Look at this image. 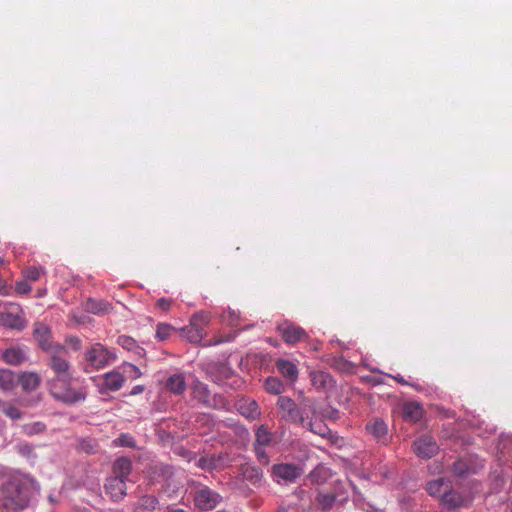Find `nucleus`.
Instances as JSON below:
<instances>
[{
    "label": "nucleus",
    "instance_id": "obj_1",
    "mask_svg": "<svg viewBox=\"0 0 512 512\" xmlns=\"http://www.w3.org/2000/svg\"><path fill=\"white\" fill-rule=\"evenodd\" d=\"M50 356L47 365L55 373V377L49 380V390L51 395L64 403L74 404L85 399V393L76 390L70 386L72 379L70 373V363L68 361V350L65 346L56 343L55 347L49 351Z\"/></svg>",
    "mask_w": 512,
    "mask_h": 512
},
{
    "label": "nucleus",
    "instance_id": "obj_2",
    "mask_svg": "<svg viewBox=\"0 0 512 512\" xmlns=\"http://www.w3.org/2000/svg\"><path fill=\"white\" fill-rule=\"evenodd\" d=\"M37 483L26 475H12L0 486V506L3 512H21L31 501Z\"/></svg>",
    "mask_w": 512,
    "mask_h": 512
},
{
    "label": "nucleus",
    "instance_id": "obj_3",
    "mask_svg": "<svg viewBox=\"0 0 512 512\" xmlns=\"http://www.w3.org/2000/svg\"><path fill=\"white\" fill-rule=\"evenodd\" d=\"M277 407L284 420L305 425L304 412L298 408L295 401L290 397L280 396L277 400Z\"/></svg>",
    "mask_w": 512,
    "mask_h": 512
},
{
    "label": "nucleus",
    "instance_id": "obj_4",
    "mask_svg": "<svg viewBox=\"0 0 512 512\" xmlns=\"http://www.w3.org/2000/svg\"><path fill=\"white\" fill-rule=\"evenodd\" d=\"M277 330L287 344L294 345L308 338L307 332L292 322H284L278 325Z\"/></svg>",
    "mask_w": 512,
    "mask_h": 512
},
{
    "label": "nucleus",
    "instance_id": "obj_5",
    "mask_svg": "<svg viewBox=\"0 0 512 512\" xmlns=\"http://www.w3.org/2000/svg\"><path fill=\"white\" fill-rule=\"evenodd\" d=\"M414 453L422 459H430L439 451V446L433 437L429 435L421 436L413 443Z\"/></svg>",
    "mask_w": 512,
    "mask_h": 512
},
{
    "label": "nucleus",
    "instance_id": "obj_6",
    "mask_svg": "<svg viewBox=\"0 0 512 512\" xmlns=\"http://www.w3.org/2000/svg\"><path fill=\"white\" fill-rule=\"evenodd\" d=\"M111 356L107 348L100 343H96L86 352V361L92 367L101 369L109 363Z\"/></svg>",
    "mask_w": 512,
    "mask_h": 512
},
{
    "label": "nucleus",
    "instance_id": "obj_7",
    "mask_svg": "<svg viewBox=\"0 0 512 512\" xmlns=\"http://www.w3.org/2000/svg\"><path fill=\"white\" fill-rule=\"evenodd\" d=\"M220 500V495L208 487H203L194 495L195 505L204 511L212 510Z\"/></svg>",
    "mask_w": 512,
    "mask_h": 512
},
{
    "label": "nucleus",
    "instance_id": "obj_8",
    "mask_svg": "<svg viewBox=\"0 0 512 512\" xmlns=\"http://www.w3.org/2000/svg\"><path fill=\"white\" fill-rule=\"evenodd\" d=\"M273 475L278 481L295 482L302 475V469L296 464H276L272 467Z\"/></svg>",
    "mask_w": 512,
    "mask_h": 512
},
{
    "label": "nucleus",
    "instance_id": "obj_9",
    "mask_svg": "<svg viewBox=\"0 0 512 512\" xmlns=\"http://www.w3.org/2000/svg\"><path fill=\"white\" fill-rule=\"evenodd\" d=\"M235 407L243 417L250 421L259 419L261 416V409L258 403L252 398H240L237 400Z\"/></svg>",
    "mask_w": 512,
    "mask_h": 512
},
{
    "label": "nucleus",
    "instance_id": "obj_10",
    "mask_svg": "<svg viewBox=\"0 0 512 512\" xmlns=\"http://www.w3.org/2000/svg\"><path fill=\"white\" fill-rule=\"evenodd\" d=\"M228 455L227 454H210L202 456L196 463L197 467L206 470L212 471L214 469H220L228 464Z\"/></svg>",
    "mask_w": 512,
    "mask_h": 512
},
{
    "label": "nucleus",
    "instance_id": "obj_11",
    "mask_svg": "<svg viewBox=\"0 0 512 512\" xmlns=\"http://www.w3.org/2000/svg\"><path fill=\"white\" fill-rule=\"evenodd\" d=\"M105 491L106 493L111 497L114 501H119L123 499V497L126 495V481L115 478V477H109L106 480L105 483Z\"/></svg>",
    "mask_w": 512,
    "mask_h": 512
},
{
    "label": "nucleus",
    "instance_id": "obj_12",
    "mask_svg": "<svg viewBox=\"0 0 512 512\" xmlns=\"http://www.w3.org/2000/svg\"><path fill=\"white\" fill-rule=\"evenodd\" d=\"M367 432L372 435L377 441L386 443L388 435L387 424L380 418L371 419L366 424Z\"/></svg>",
    "mask_w": 512,
    "mask_h": 512
},
{
    "label": "nucleus",
    "instance_id": "obj_13",
    "mask_svg": "<svg viewBox=\"0 0 512 512\" xmlns=\"http://www.w3.org/2000/svg\"><path fill=\"white\" fill-rule=\"evenodd\" d=\"M34 336L43 350L49 352L55 347V344L51 341V330L47 325L43 323H36Z\"/></svg>",
    "mask_w": 512,
    "mask_h": 512
},
{
    "label": "nucleus",
    "instance_id": "obj_14",
    "mask_svg": "<svg viewBox=\"0 0 512 512\" xmlns=\"http://www.w3.org/2000/svg\"><path fill=\"white\" fill-rule=\"evenodd\" d=\"M132 470V462L127 457H120L115 460L112 467V477L127 481Z\"/></svg>",
    "mask_w": 512,
    "mask_h": 512
},
{
    "label": "nucleus",
    "instance_id": "obj_15",
    "mask_svg": "<svg viewBox=\"0 0 512 512\" xmlns=\"http://www.w3.org/2000/svg\"><path fill=\"white\" fill-rule=\"evenodd\" d=\"M125 382L124 376L117 371H111L103 376V388L109 391L119 390Z\"/></svg>",
    "mask_w": 512,
    "mask_h": 512
},
{
    "label": "nucleus",
    "instance_id": "obj_16",
    "mask_svg": "<svg viewBox=\"0 0 512 512\" xmlns=\"http://www.w3.org/2000/svg\"><path fill=\"white\" fill-rule=\"evenodd\" d=\"M276 367L278 371L291 382L297 380L298 368L293 362L289 360L279 359L276 361Z\"/></svg>",
    "mask_w": 512,
    "mask_h": 512
},
{
    "label": "nucleus",
    "instance_id": "obj_17",
    "mask_svg": "<svg viewBox=\"0 0 512 512\" xmlns=\"http://www.w3.org/2000/svg\"><path fill=\"white\" fill-rule=\"evenodd\" d=\"M85 310L96 315L108 314L112 310V305L104 300L90 298L85 303Z\"/></svg>",
    "mask_w": 512,
    "mask_h": 512
},
{
    "label": "nucleus",
    "instance_id": "obj_18",
    "mask_svg": "<svg viewBox=\"0 0 512 512\" xmlns=\"http://www.w3.org/2000/svg\"><path fill=\"white\" fill-rule=\"evenodd\" d=\"M310 379L312 385L319 390L330 388L333 384V379L330 374L324 371H312L310 373Z\"/></svg>",
    "mask_w": 512,
    "mask_h": 512
},
{
    "label": "nucleus",
    "instance_id": "obj_19",
    "mask_svg": "<svg viewBox=\"0 0 512 512\" xmlns=\"http://www.w3.org/2000/svg\"><path fill=\"white\" fill-rule=\"evenodd\" d=\"M3 359L7 364L19 365L26 359V352L18 347H12L3 352Z\"/></svg>",
    "mask_w": 512,
    "mask_h": 512
},
{
    "label": "nucleus",
    "instance_id": "obj_20",
    "mask_svg": "<svg viewBox=\"0 0 512 512\" xmlns=\"http://www.w3.org/2000/svg\"><path fill=\"white\" fill-rule=\"evenodd\" d=\"M40 382V376L35 372H24L19 376V383L25 391H33L37 389Z\"/></svg>",
    "mask_w": 512,
    "mask_h": 512
},
{
    "label": "nucleus",
    "instance_id": "obj_21",
    "mask_svg": "<svg viewBox=\"0 0 512 512\" xmlns=\"http://www.w3.org/2000/svg\"><path fill=\"white\" fill-rule=\"evenodd\" d=\"M254 446L267 447L273 444L274 435L271 433L266 425H260L255 432Z\"/></svg>",
    "mask_w": 512,
    "mask_h": 512
},
{
    "label": "nucleus",
    "instance_id": "obj_22",
    "mask_svg": "<svg viewBox=\"0 0 512 512\" xmlns=\"http://www.w3.org/2000/svg\"><path fill=\"white\" fill-rule=\"evenodd\" d=\"M168 390L175 394H182L186 390V381L183 374L171 375L166 381Z\"/></svg>",
    "mask_w": 512,
    "mask_h": 512
},
{
    "label": "nucleus",
    "instance_id": "obj_23",
    "mask_svg": "<svg viewBox=\"0 0 512 512\" xmlns=\"http://www.w3.org/2000/svg\"><path fill=\"white\" fill-rule=\"evenodd\" d=\"M441 501L447 508L452 509L462 506L464 500L459 493L451 490L449 487L447 490H444Z\"/></svg>",
    "mask_w": 512,
    "mask_h": 512
},
{
    "label": "nucleus",
    "instance_id": "obj_24",
    "mask_svg": "<svg viewBox=\"0 0 512 512\" xmlns=\"http://www.w3.org/2000/svg\"><path fill=\"white\" fill-rule=\"evenodd\" d=\"M158 505V499L152 495H146L139 499L133 512H153Z\"/></svg>",
    "mask_w": 512,
    "mask_h": 512
},
{
    "label": "nucleus",
    "instance_id": "obj_25",
    "mask_svg": "<svg viewBox=\"0 0 512 512\" xmlns=\"http://www.w3.org/2000/svg\"><path fill=\"white\" fill-rule=\"evenodd\" d=\"M183 336L191 343H199L202 341L205 331L203 327L193 326L191 323L188 327L182 329Z\"/></svg>",
    "mask_w": 512,
    "mask_h": 512
},
{
    "label": "nucleus",
    "instance_id": "obj_26",
    "mask_svg": "<svg viewBox=\"0 0 512 512\" xmlns=\"http://www.w3.org/2000/svg\"><path fill=\"white\" fill-rule=\"evenodd\" d=\"M422 407L415 402H410L404 405L403 416L405 420L416 422L422 417Z\"/></svg>",
    "mask_w": 512,
    "mask_h": 512
},
{
    "label": "nucleus",
    "instance_id": "obj_27",
    "mask_svg": "<svg viewBox=\"0 0 512 512\" xmlns=\"http://www.w3.org/2000/svg\"><path fill=\"white\" fill-rule=\"evenodd\" d=\"M450 487V482L445 480L444 478H439L437 480L430 481L427 484V491L432 496L442 497L444 494V490H447Z\"/></svg>",
    "mask_w": 512,
    "mask_h": 512
},
{
    "label": "nucleus",
    "instance_id": "obj_28",
    "mask_svg": "<svg viewBox=\"0 0 512 512\" xmlns=\"http://www.w3.org/2000/svg\"><path fill=\"white\" fill-rule=\"evenodd\" d=\"M117 343L122 348H124L128 351H133V352H135V354H137L139 356H142L145 352L144 349L137 344L136 340L130 336H126V335L119 336L117 339Z\"/></svg>",
    "mask_w": 512,
    "mask_h": 512
},
{
    "label": "nucleus",
    "instance_id": "obj_29",
    "mask_svg": "<svg viewBox=\"0 0 512 512\" xmlns=\"http://www.w3.org/2000/svg\"><path fill=\"white\" fill-rule=\"evenodd\" d=\"M0 325L20 329L22 327V319L19 315L10 312L0 313Z\"/></svg>",
    "mask_w": 512,
    "mask_h": 512
},
{
    "label": "nucleus",
    "instance_id": "obj_30",
    "mask_svg": "<svg viewBox=\"0 0 512 512\" xmlns=\"http://www.w3.org/2000/svg\"><path fill=\"white\" fill-rule=\"evenodd\" d=\"M45 274L46 270L43 267L27 266L22 270L23 277L29 281H37Z\"/></svg>",
    "mask_w": 512,
    "mask_h": 512
},
{
    "label": "nucleus",
    "instance_id": "obj_31",
    "mask_svg": "<svg viewBox=\"0 0 512 512\" xmlns=\"http://www.w3.org/2000/svg\"><path fill=\"white\" fill-rule=\"evenodd\" d=\"M335 500L336 497L332 493H318L316 497L318 506L324 511L330 510L333 507Z\"/></svg>",
    "mask_w": 512,
    "mask_h": 512
},
{
    "label": "nucleus",
    "instance_id": "obj_32",
    "mask_svg": "<svg viewBox=\"0 0 512 512\" xmlns=\"http://www.w3.org/2000/svg\"><path fill=\"white\" fill-rule=\"evenodd\" d=\"M304 427H309V429L315 433V434H318L322 437H327L331 431L330 429L324 425L322 422H313L312 420H305V425H303Z\"/></svg>",
    "mask_w": 512,
    "mask_h": 512
},
{
    "label": "nucleus",
    "instance_id": "obj_33",
    "mask_svg": "<svg viewBox=\"0 0 512 512\" xmlns=\"http://www.w3.org/2000/svg\"><path fill=\"white\" fill-rule=\"evenodd\" d=\"M265 390L270 394H280L283 389L284 385L283 383L278 379L274 377H269L265 380Z\"/></svg>",
    "mask_w": 512,
    "mask_h": 512
},
{
    "label": "nucleus",
    "instance_id": "obj_34",
    "mask_svg": "<svg viewBox=\"0 0 512 512\" xmlns=\"http://www.w3.org/2000/svg\"><path fill=\"white\" fill-rule=\"evenodd\" d=\"M193 394H194V397L196 399H198V401L204 403V404H207L209 405V395H210V392L207 388V386L203 383H197L195 386H194V389H193Z\"/></svg>",
    "mask_w": 512,
    "mask_h": 512
},
{
    "label": "nucleus",
    "instance_id": "obj_35",
    "mask_svg": "<svg viewBox=\"0 0 512 512\" xmlns=\"http://www.w3.org/2000/svg\"><path fill=\"white\" fill-rule=\"evenodd\" d=\"M14 385V373L8 369L0 370V388L9 390Z\"/></svg>",
    "mask_w": 512,
    "mask_h": 512
},
{
    "label": "nucleus",
    "instance_id": "obj_36",
    "mask_svg": "<svg viewBox=\"0 0 512 512\" xmlns=\"http://www.w3.org/2000/svg\"><path fill=\"white\" fill-rule=\"evenodd\" d=\"M210 314L204 311L197 312L191 316L190 323L193 326L203 327V329L210 323Z\"/></svg>",
    "mask_w": 512,
    "mask_h": 512
},
{
    "label": "nucleus",
    "instance_id": "obj_37",
    "mask_svg": "<svg viewBox=\"0 0 512 512\" xmlns=\"http://www.w3.org/2000/svg\"><path fill=\"white\" fill-rule=\"evenodd\" d=\"M175 332V328L167 323H159L156 327V338L160 341L168 339Z\"/></svg>",
    "mask_w": 512,
    "mask_h": 512
},
{
    "label": "nucleus",
    "instance_id": "obj_38",
    "mask_svg": "<svg viewBox=\"0 0 512 512\" xmlns=\"http://www.w3.org/2000/svg\"><path fill=\"white\" fill-rule=\"evenodd\" d=\"M243 475L246 479L251 481L252 483L256 484L261 481L262 479V472L260 469L247 466L243 468Z\"/></svg>",
    "mask_w": 512,
    "mask_h": 512
},
{
    "label": "nucleus",
    "instance_id": "obj_39",
    "mask_svg": "<svg viewBox=\"0 0 512 512\" xmlns=\"http://www.w3.org/2000/svg\"><path fill=\"white\" fill-rule=\"evenodd\" d=\"M0 409L3 411V413L13 419V420H17V419H20L21 418V412L19 411L18 408H16L15 406H12V405H8L4 402H2L0 400Z\"/></svg>",
    "mask_w": 512,
    "mask_h": 512
},
{
    "label": "nucleus",
    "instance_id": "obj_40",
    "mask_svg": "<svg viewBox=\"0 0 512 512\" xmlns=\"http://www.w3.org/2000/svg\"><path fill=\"white\" fill-rule=\"evenodd\" d=\"M46 426L42 422H34L23 426V432L26 435L32 436L41 433L45 430Z\"/></svg>",
    "mask_w": 512,
    "mask_h": 512
},
{
    "label": "nucleus",
    "instance_id": "obj_41",
    "mask_svg": "<svg viewBox=\"0 0 512 512\" xmlns=\"http://www.w3.org/2000/svg\"><path fill=\"white\" fill-rule=\"evenodd\" d=\"M221 318L224 322H226L230 326H237L239 321V315L236 311L228 309L224 311L221 315Z\"/></svg>",
    "mask_w": 512,
    "mask_h": 512
},
{
    "label": "nucleus",
    "instance_id": "obj_42",
    "mask_svg": "<svg viewBox=\"0 0 512 512\" xmlns=\"http://www.w3.org/2000/svg\"><path fill=\"white\" fill-rule=\"evenodd\" d=\"M115 443L118 445V446H122V447H134L135 445V441H134V438L127 434V433H123L121 434L116 440H115Z\"/></svg>",
    "mask_w": 512,
    "mask_h": 512
},
{
    "label": "nucleus",
    "instance_id": "obj_43",
    "mask_svg": "<svg viewBox=\"0 0 512 512\" xmlns=\"http://www.w3.org/2000/svg\"><path fill=\"white\" fill-rule=\"evenodd\" d=\"M469 471V466L464 460H458L453 464V472L457 476H463Z\"/></svg>",
    "mask_w": 512,
    "mask_h": 512
},
{
    "label": "nucleus",
    "instance_id": "obj_44",
    "mask_svg": "<svg viewBox=\"0 0 512 512\" xmlns=\"http://www.w3.org/2000/svg\"><path fill=\"white\" fill-rule=\"evenodd\" d=\"M31 290H32V287L26 280L16 282L15 291L18 294H21V295L28 294Z\"/></svg>",
    "mask_w": 512,
    "mask_h": 512
},
{
    "label": "nucleus",
    "instance_id": "obj_45",
    "mask_svg": "<svg viewBox=\"0 0 512 512\" xmlns=\"http://www.w3.org/2000/svg\"><path fill=\"white\" fill-rule=\"evenodd\" d=\"M254 448H255V453H256L257 459L264 464H268L269 458L265 451V447L254 446Z\"/></svg>",
    "mask_w": 512,
    "mask_h": 512
},
{
    "label": "nucleus",
    "instance_id": "obj_46",
    "mask_svg": "<svg viewBox=\"0 0 512 512\" xmlns=\"http://www.w3.org/2000/svg\"><path fill=\"white\" fill-rule=\"evenodd\" d=\"M172 304V301L169 300V299H166V298H160L157 303H156V306L163 310V311H167L169 310L170 306Z\"/></svg>",
    "mask_w": 512,
    "mask_h": 512
},
{
    "label": "nucleus",
    "instance_id": "obj_47",
    "mask_svg": "<svg viewBox=\"0 0 512 512\" xmlns=\"http://www.w3.org/2000/svg\"><path fill=\"white\" fill-rule=\"evenodd\" d=\"M233 337L234 336L231 334L225 339L222 337H217L213 341H208V342L204 343V346L218 345V344H221L224 342L232 341Z\"/></svg>",
    "mask_w": 512,
    "mask_h": 512
},
{
    "label": "nucleus",
    "instance_id": "obj_48",
    "mask_svg": "<svg viewBox=\"0 0 512 512\" xmlns=\"http://www.w3.org/2000/svg\"><path fill=\"white\" fill-rule=\"evenodd\" d=\"M67 343L74 349L79 350L81 348V340L76 336H71L67 339Z\"/></svg>",
    "mask_w": 512,
    "mask_h": 512
},
{
    "label": "nucleus",
    "instance_id": "obj_49",
    "mask_svg": "<svg viewBox=\"0 0 512 512\" xmlns=\"http://www.w3.org/2000/svg\"><path fill=\"white\" fill-rule=\"evenodd\" d=\"M7 294V286L6 282L0 278V295Z\"/></svg>",
    "mask_w": 512,
    "mask_h": 512
},
{
    "label": "nucleus",
    "instance_id": "obj_50",
    "mask_svg": "<svg viewBox=\"0 0 512 512\" xmlns=\"http://www.w3.org/2000/svg\"><path fill=\"white\" fill-rule=\"evenodd\" d=\"M129 368L134 372V377H139L141 375L140 370L135 365L130 364Z\"/></svg>",
    "mask_w": 512,
    "mask_h": 512
},
{
    "label": "nucleus",
    "instance_id": "obj_51",
    "mask_svg": "<svg viewBox=\"0 0 512 512\" xmlns=\"http://www.w3.org/2000/svg\"><path fill=\"white\" fill-rule=\"evenodd\" d=\"M323 470V468H316L311 474H310V477L314 480L318 474L321 473V471Z\"/></svg>",
    "mask_w": 512,
    "mask_h": 512
},
{
    "label": "nucleus",
    "instance_id": "obj_52",
    "mask_svg": "<svg viewBox=\"0 0 512 512\" xmlns=\"http://www.w3.org/2000/svg\"><path fill=\"white\" fill-rule=\"evenodd\" d=\"M215 406L218 407V408H224L225 409L226 406H227V403H226V401L222 397H220L219 403L216 404Z\"/></svg>",
    "mask_w": 512,
    "mask_h": 512
},
{
    "label": "nucleus",
    "instance_id": "obj_53",
    "mask_svg": "<svg viewBox=\"0 0 512 512\" xmlns=\"http://www.w3.org/2000/svg\"><path fill=\"white\" fill-rule=\"evenodd\" d=\"M143 387L142 386H136L133 388L131 394L135 395V394H138V393H141L143 391Z\"/></svg>",
    "mask_w": 512,
    "mask_h": 512
},
{
    "label": "nucleus",
    "instance_id": "obj_54",
    "mask_svg": "<svg viewBox=\"0 0 512 512\" xmlns=\"http://www.w3.org/2000/svg\"><path fill=\"white\" fill-rule=\"evenodd\" d=\"M394 379H395L398 383H401V384H404V385H405V384H407V382L404 380V378H403V377H401V376H399V375H398V376H396V377H394Z\"/></svg>",
    "mask_w": 512,
    "mask_h": 512
},
{
    "label": "nucleus",
    "instance_id": "obj_55",
    "mask_svg": "<svg viewBox=\"0 0 512 512\" xmlns=\"http://www.w3.org/2000/svg\"><path fill=\"white\" fill-rule=\"evenodd\" d=\"M45 293H46V290L39 291L38 295H39V296H42V295H44Z\"/></svg>",
    "mask_w": 512,
    "mask_h": 512
}]
</instances>
